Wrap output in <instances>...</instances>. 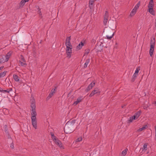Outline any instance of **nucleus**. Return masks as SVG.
<instances>
[{
  "mask_svg": "<svg viewBox=\"0 0 156 156\" xmlns=\"http://www.w3.org/2000/svg\"><path fill=\"white\" fill-rule=\"evenodd\" d=\"M35 103V100L34 98H33L32 101L31 102L30 105V106L32 108V110H31V111H32V112H31V114L32 116L31 118H33L34 117V118H36L37 113L35 109L36 106Z\"/></svg>",
  "mask_w": 156,
  "mask_h": 156,
  "instance_id": "obj_1",
  "label": "nucleus"
},
{
  "mask_svg": "<svg viewBox=\"0 0 156 156\" xmlns=\"http://www.w3.org/2000/svg\"><path fill=\"white\" fill-rule=\"evenodd\" d=\"M64 130L65 132V131L66 132V133H70L73 131V129H71L69 126L68 125L67 123L65 125L64 128Z\"/></svg>",
  "mask_w": 156,
  "mask_h": 156,
  "instance_id": "obj_2",
  "label": "nucleus"
},
{
  "mask_svg": "<svg viewBox=\"0 0 156 156\" xmlns=\"http://www.w3.org/2000/svg\"><path fill=\"white\" fill-rule=\"evenodd\" d=\"M29 0H22L19 3V6L16 7V9H19L20 8H23L25 4V3L28 2Z\"/></svg>",
  "mask_w": 156,
  "mask_h": 156,
  "instance_id": "obj_3",
  "label": "nucleus"
},
{
  "mask_svg": "<svg viewBox=\"0 0 156 156\" xmlns=\"http://www.w3.org/2000/svg\"><path fill=\"white\" fill-rule=\"evenodd\" d=\"M72 48L70 47H66V52L67 54V56L70 58L71 55L72 54Z\"/></svg>",
  "mask_w": 156,
  "mask_h": 156,
  "instance_id": "obj_4",
  "label": "nucleus"
},
{
  "mask_svg": "<svg viewBox=\"0 0 156 156\" xmlns=\"http://www.w3.org/2000/svg\"><path fill=\"white\" fill-rule=\"evenodd\" d=\"M100 93V91H99V90L98 88H95L90 94L89 96L90 97H91L94 95L95 94L98 93L99 94Z\"/></svg>",
  "mask_w": 156,
  "mask_h": 156,
  "instance_id": "obj_5",
  "label": "nucleus"
},
{
  "mask_svg": "<svg viewBox=\"0 0 156 156\" xmlns=\"http://www.w3.org/2000/svg\"><path fill=\"white\" fill-rule=\"evenodd\" d=\"M34 117L33 118H31V122L33 126L35 129L37 128V121L36 118H34Z\"/></svg>",
  "mask_w": 156,
  "mask_h": 156,
  "instance_id": "obj_6",
  "label": "nucleus"
},
{
  "mask_svg": "<svg viewBox=\"0 0 156 156\" xmlns=\"http://www.w3.org/2000/svg\"><path fill=\"white\" fill-rule=\"evenodd\" d=\"M108 34L111 35L110 36L107 35L106 37L107 39H110L113 37L114 35V33L113 32V30H109L108 33Z\"/></svg>",
  "mask_w": 156,
  "mask_h": 156,
  "instance_id": "obj_7",
  "label": "nucleus"
},
{
  "mask_svg": "<svg viewBox=\"0 0 156 156\" xmlns=\"http://www.w3.org/2000/svg\"><path fill=\"white\" fill-rule=\"evenodd\" d=\"M55 144L57 145L60 148L63 149V146L61 141L58 139L57 138L56 140H54Z\"/></svg>",
  "mask_w": 156,
  "mask_h": 156,
  "instance_id": "obj_8",
  "label": "nucleus"
},
{
  "mask_svg": "<svg viewBox=\"0 0 156 156\" xmlns=\"http://www.w3.org/2000/svg\"><path fill=\"white\" fill-rule=\"evenodd\" d=\"M84 99V98L83 96H80L78 98L76 101H75L74 103L75 105H77L78 103L81 102Z\"/></svg>",
  "mask_w": 156,
  "mask_h": 156,
  "instance_id": "obj_9",
  "label": "nucleus"
},
{
  "mask_svg": "<svg viewBox=\"0 0 156 156\" xmlns=\"http://www.w3.org/2000/svg\"><path fill=\"white\" fill-rule=\"evenodd\" d=\"M154 46L152 45H150V47L149 51V54L151 56H152L154 50Z\"/></svg>",
  "mask_w": 156,
  "mask_h": 156,
  "instance_id": "obj_10",
  "label": "nucleus"
},
{
  "mask_svg": "<svg viewBox=\"0 0 156 156\" xmlns=\"http://www.w3.org/2000/svg\"><path fill=\"white\" fill-rule=\"evenodd\" d=\"M154 6L153 0H150L148 5V9L152 8Z\"/></svg>",
  "mask_w": 156,
  "mask_h": 156,
  "instance_id": "obj_11",
  "label": "nucleus"
},
{
  "mask_svg": "<svg viewBox=\"0 0 156 156\" xmlns=\"http://www.w3.org/2000/svg\"><path fill=\"white\" fill-rule=\"evenodd\" d=\"M84 43L82 42H81L79 44L76 46V48L77 50L80 49L82 46H83Z\"/></svg>",
  "mask_w": 156,
  "mask_h": 156,
  "instance_id": "obj_12",
  "label": "nucleus"
},
{
  "mask_svg": "<svg viewBox=\"0 0 156 156\" xmlns=\"http://www.w3.org/2000/svg\"><path fill=\"white\" fill-rule=\"evenodd\" d=\"M12 53V52L11 51H9L7 53V54L5 56V57L6 58L5 60V61L7 62L10 56L11 55Z\"/></svg>",
  "mask_w": 156,
  "mask_h": 156,
  "instance_id": "obj_13",
  "label": "nucleus"
},
{
  "mask_svg": "<svg viewBox=\"0 0 156 156\" xmlns=\"http://www.w3.org/2000/svg\"><path fill=\"white\" fill-rule=\"evenodd\" d=\"M149 12L152 15L154 16L155 15L154 11L153 10V8L148 9Z\"/></svg>",
  "mask_w": 156,
  "mask_h": 156,
  "instance_id": "obj_14",
  "label": "nucleus"
},
{
  "mask_svg": "<svg viewBox=\"0 0 156 156\" xmlns=\"http://www.w3.org/2000/svg\"><path fill=\"white\" fill-rule=\"evenodd\" d=\"M56 89V87H55V88L54 89H52L51 90V92L49 94L50 96H51L52 97L53 95L55 93Z\"/></svg>",
  "mask_w": 156,
  "mask_h": 156,
  "instance_id": "obj_15",
  "label": "nucleus"
},
{
  "mask_svg": "<svg viewBox=\"0 0 156 156\" xmlns=\"http://www.w3.org/2000/svg\"><path fill=\"white\" fill-rule=\"evenodd\" d=\"M13 76L15 81L16 82H18L19 81V77L16 74H13Z\"/></svg>",
  "mask_w": 156,
  "mask_h": 156,
  "instance_id": "obj_16",
  "label": "nucleus"
},
{
  "mask_svg": "<svg viewBox=\"0 0 156 156\" xmlns=\"http://www.w3.org/2000/svg\"><path fill=\"white\" fill-rule=\"evenodd\" d=\"M90 62V59L89 58L87 59L86 60V62L84 65V68H86L87 67L88 64Z\"/></svg>",
  "mask_w": 156,
  "mask_h": 156,
  "instance_id": "obj_17",
  "label": "nucleus"
},
{
  "mask_svg": "<svg viewBox=\"0 0 156 156\" xmlns=\"http://www.w3.org/2000/svg\"><path fill=\"white\" fill-rule=\"evenodd\" d=\"M136 12V10H135V9H133L130 13V16H133L135 14Z\"/></svg>",
  "mask_w": 156,
  "mask_h": 156,
  "instance_id": "obj_18",
  "label": "nucleus"
},
{
  "mask_svg": "<svg viewBox=\"0 0 156 156\" xmlns=\"http://www.w3.org/2000/svg\"><path fill=\"white\" fill-rule=\"evenodd\" d=\"M137 75L134 74L133 75L132 79L131 80V81L132 82H133L134 81L135 79H136Z\"/></svg>",
  "mask_w": 156,
  "mask_h": 156,
  "instance_id": "obj_19",
  "label": "nucleus"
},
{
  "mask_svg": "<svg viewBox=\"0 0 156 156\" xmlns=\"http://www.w3.org/2000/svg\"><path fill=\"white\" fill-rule=\"evenodd\" d=\"M147 126L146 125H145L143 127L139 128L138 130H137V132H140V131H141L146 129Z\"/></svg>",
  "mask_w": 156,
  "mask_h": 156,
  "instance_id": "obj_20",
  "label": "nucleus"
},
{
  "mask_svg": "<svg viewBox=\"0 0 156 156\" xmlns=\"http://www.w3.org/2000/svg\"><path fill=\"white\" fill-rule=\"evenodd\" d=\"M140 2L139 1L137 4L134 7V9H135V10H137L139 8V6L140 5Z\"/></svg>",
  "mask_w": 156,
  "mask_h": 156,
  "instance_id": "obj_21",
  "label": "nucleus"
},
{
  "mask_svg": "<svg viewBox=\"0 0 156 156\" xmlns=\"http://www.w3.org/2000/svg\"><path fill=\"white\" fill-rule=\"evenodd\" d=\"M7 71H5L0 73V78L4 76L6 74Z\"/></svg>",
  "mask_w": 156,
  "mask_h": 156,
  "instance_id": "obj_22",
  "label": "nucleus"
},
{
  "mask_svg": "<svg viewBox=\"0 0 156 156\" xmlns=\"http://www.w3.org/2000/svg\"><path fill=\"white\" fill-rule=\"evenodd\" d=\"M94 1V0H90L89 4V7L90 9H92V6L91 5H93V3Z\"/></svg>",
  "mask_w": 156,
  "mask_h": 156,
  "instance_id": "obj_23",
  "label": "nucleus"
},
{
  "mask_svg": "<svg viewBox=\"0 0 156 156\" xmlns=\"http://www.w3.org/2000/svg\"><path fill=\"white\" fill-rule=\"evenodd\" d=\"M141 113V111L140 110L139 111L137 112H136L135 114V115H136V117H137V118H138L140 115Z\"/></svg>",
  "mask_w": 156,
  "mask_h": 156,
  "instance_id": "obj_24",
  "label": "nucleus"
},
{
  "mask_svg": "<svg viewBox=\"0 0 156 156\" xmlns=\"http://www.w3.org/2000/svg\"><path fill=\"white\" fill-rule=\"evenodd\" d=\"M12 90V88H9L7 90H2V92L3 93H5V92H7V93H9L10 91Z\"/></svg>",
  "mask_w": 156,
  "mask_h": 156,
  "instance_id": "obj_25",
  "label": "nucleus"
},
{
  "mask_svg": "<svg viewBox=\"0 0 156 156\" xmlns=\"http://www.w3.org/2000/svg\"><path fill=\"white\" fill-rule=\"evenodd\" d=\"M127 151L128 149L126 148L122 151V154L123 155V156H125L126 154Z\"/></svg>",
  "mask_w": 156,
  "mask_h": 156,
  "instance_id": "obj_26",
  "label": "nucleus"
},
{
  "mask_svg": "<svg viewBox=\"0 0 156 156\" xmlns=\"http://www.w3.org/2000/svg\"><path fill=\"white\" fill-rule=\"evenodd\" d=\"M95 85V83L94 82H91L89 85V86L90 87V88H92V87H94V86Z\"/></svg>",
  "mask_w": 156,
  "mask_h": 156,
  "instance_id": "obj_27",
  "label": "nucleus"
},
{
  "mask_svg": "<svg viewBox=\"0 0 156 156\" xmlns=\"http://www.w3.org/2000/svg\"><path fill=\"white\" fill-rule=\"evenodd\" d=\"M108 12L107 11H105L104 16V18H108Z\"/></svg>",
  "mask_w": 156,
  "mask_h": 156,
  "instance_id": "obj_28",
  "label": "nucleus"
},
{
  "mask_svg": "<svg viewBox=\"0 0 156 156\" xmlns=\"http://www.w3.org/2000/svg\"><path fill=\"white\" fill-rule=\"evenodd\" d=\"M19 63L22 66H25L26 65V64L25 62H23L21 61H19Z\"/></svg>",
  "mask_w": 156,
  "mask_h": 156,
  "instance_id": "obj_29",
  "label": "nucleus"
},
{
  "mask_svg": "<svg viewBox=\"0 0 156 156\" xmlns=\"http://www.w3.org/2000/svg\"><path fill=\"white\" fill-rule=\"evenodd\" d=\"M66 45V47H70L71 48H73V46L71 45V42H68V43H65Z\"/></svg>",
  "mask_w": 156,
  "mask_h": 156,
  "instance_id": "obj_30",
  "label": "nucleus"
},
{
  "mask_svg": "<svg viewBox=\"0 0 156 156\" xmlns=\"http://www.w3.org/2000/svg\"><path fill=\"white\" fill-rule=\"evenodd\" d=\"M37 13L39 15V17L41 18L42 19L43 17V16L42 15V14L41 13V10L40 11H37Z\"/></svg>",
  "mask_w": 156,
  "mask_h": 156,
  "instance_id": "obj_31",
  "label": "nucleus"
},
{
  "mask_svg": "<svg viewBox=\"0 0 156 156\" xmlns=\"http://www.w3.org/2000/svg\"><path fill=\"white\" fill-rule=\"evenodd\" d=\"M71 36L67 37L66 39V43H68L70 42V40H71Z\"/></svg>",
  "mask_w": 156,
  "mask_h": 156,
  "instance_id": "obj_32",
  "label": "nucleus"
},
{
  "mask_svg": "<svg viewBox=\"0 0 156 156\" xmlns=\"http://www.w3.org/2000/svg\"><path fill=\"white\" fill-rule=\"evenodd\" d=\"M20 61H23V62H26L25 59L23 56L22 55H20Z\"/></svg>",
  "mask_w": 156,
  "mask_h": 156,
  "instance_id": "obj_33",
  "label": "nucleus"
},
{
  "mask_svg": "<svg viewBox=\"0 0 156 156\" xmlns=\"http://www.w3.org/2000/svg\"><path fill=\"white\" fill-rule=\"evenodd\" d=\"M147 143L144 144L143 146V150H146L147 149Z\"/></svg>",
  "mask_w": 156,
  "mask_h": 156,
  "instance_id": "obj_34",
  "label": "nucleus"
},
{
  "mask_svg": "<svg viewBox=\"0 0 156 156\" xmlns=\"http://www.w3.org/2000/svg\"><path fill=\"white\" fill-rule=\"evenodd\" d=\"M82 140V137H80L78 138L75 141V142H79L81 141Z\"/></svg>",
  "mask_w": 156,
  "mask_h": 156,
  "instance_id": "obj_35",
  "label": "nucleus"
},
{
  "mask_svg": "<svg viewBox=\"0 0 156 156\" xmlns=\"http://www.w3.org/2000/svg\"><path fill=\"white\" fill-rule=\"evenodd\" d=\"M150 44H151V45H152L154 46L155 40H154V39L153 40H152V39L151 40Z\"/></svg>",
  "mask_w": 156,
  "mask_h": 156,
  "instance_id": "obj_36",
  "label": "nucleus"
},
{
  "mask_svg": "<svg viewBox=\"0 0 156 156\" xmlns=\"http://www.w3.org/2000/svg\"><path fill=\"white\" fill-rule=\"evenodd\" d=\"M4 129L5 132H6L8 131V128L7 125H5L4 126Z\"/></svg>",
  "mask_w": 156,
  "mask_h": 156,
  "instance_id": "obj_37",
  "label": "nucleus"
},
{
  "mask_svg": "<svg viewBox=\"0 0 156 156\" xmlns=\"http://www.w3.org/2000/svg\"><path fill=\"white\" fill-rule=\"evenodd\" d=\"M140 70V69L139 68H136V70H135V73L134 74L137 75L139 73V71Z\"/></svg>",
  "mask_w": 156,
  "mask_h": 156,
  "instance_id": "obj_38",
  "label": "nucleus"
},
{
  "mask_svg": "<svg viewBox=\"0 0 156 156\" xmlns=\"http://www.w3.org/2000/svg\"><path fill=\"white\" fill-rule=\"evenodd\" d=\"M108 20V18H104V24L105 25H106L107 22Z\"/></svg>",
  "mask_w": 156,
  "mask_h": 156,
  "instance_id": "obj_39",
  "label": "nucleus"
},
{
  "mask_svg": "<svg viewBox=\"0 0 156 156\" xmlns=\"http://www.w3.org/2000/svg\"><path fill=\"white\" fill-rule=\"evenodd\" d=\"M132 118L133 117H130L129 119L128 120V123H130L132 122L133 120Z\"/></svg>",
  "mask_w": 156,
  "mask_h": 156,
  "instance_id": "obj_40",
  "label": "nucleus"
},
{
  "mask_svg": "<svg viewBox=\"0 0 156 156\" xmlns=\"http://www.w3.org/2000/svg\"><path fill=\"white\" fill-rule=\"evenodd\" d=\"M91 89V88H90V87L88 86L87 89L85 90V91L86 92H87L89 91Z\"/></svg>",
  "mask_w": 156,
  "mask_h": 156,
  "instance_id": "obj_41",
  "label": "nucleus"
},
{
  "mask_svg": "<svg viewBox=\"0 0 156 156\" xmlns=\"http://www.w3.org/2000/svg\"><path fill=\"white\" fill-rule=\"evenodd\" d=\"M51 137L53 140H56V139L57 138L56 136L54 135L51 136Z\"/></svg>",
  "mask_w": 156,
  "mask_h": 156,
  "instance_id": "obj_42",
  "label": "nucleus"
},
{
  "mask_svg": "<svg viewBox=\"0 0 156 156\" xmlns=\"http://www.w3.org/2000/svg\"><path fill=\"white\" fill-rule=\"evenodd\" d=\"M76 121V120H73L69 122L71 124L73 125L75 122Z\"/></svg>",
  "mask_w": 156,
  "mask_h": 156,
  "instance_id": "obj_43",
  "label": "nucleus"
},
{
  "mask_svg": "<svg viewBox=\"0 0 156 156\" xmlns=\"http://www.w3.org/2000/svg\"><path fill=\"white\" fill-rule=\"evenodd\" d=\"M2 58H3L2 56H0V64L3 62V60H2Z\"/></svg>",
  "mask_w": 156,
  "mask_h": 156,
  "instance_id": "obj_44",
  "label": "nucleus"
},
{
  "mask_svg": "<svg viewBox=\"0 0 156 156\" xmlns=\"http://www.w3.org/2000/svg\"><path fill=\"white\" fill-rule=\"evenodd\" d=\"M90 51V50L89 49L86 50L85 54L87 55L88 54Z\"/></svg>",
  "mask_w": 156,
  "mask_h": 156,
  "instance_id": "obj_45",
  "label": "nucleus"
},
{
  "mask_svg": "<svg viewBox=\"0 0 156 156\" xmlns=\"http://www.w3.org/2000/svg\"><path fill=\"white\" fill-rule=\"evenodd\" d=\"M10 147L11 148H12V149H13L14 148V144L13 142H12L10 145Z\"/></svg>",
  "mask_w": 156,
  "mask_h": 156,
  "instance_id": "obj_46",
  "label": "nucleus"
},
{
  "mask_svg": "<svg viewBox=\"0 0 156 156\" xmlns=\"http://www.w3.org/2000/svg\"><path fill=\"white\" fill-rule=\"evenodd\" d=\"M131 117H133L132 118L133 120L136 119H137V117H136L135 115H134L131 116Z\"/></svg>",
  "mask_w": 156,
  "mask_h": 156,
  "instance_id": "obj_47",
  "label": "nucleus"
},
{
  "mask_svg": "<svg viewBox=\"0 0 156 156\" xmlns=\"http://www.w3.org/2000/svg\"><path fill=\"white\" fill-rule=\"evenodd\" d=\"M36 8L37 9V11H40L41 10V9L39 8L38 6H36Z\"/></svg>",
  "mask_w": 156,
  "mask_h": 156,
  "instance_id": "obj_48",
  "label": "nucleus"
},
{
  "mask_svg": "<svg viewBox=\"0 0 156 156\" xmlns=\"http://www.w3.org/2000/svg\"><path fill=\"white\" fill-rule=\"evenodd\" d=\"M52 97L51 96H50L49 95L46 98V100H48L50 98H51Z\"/></svg>",
  "mask_w": 156,
  "mask_h": 156,
  "instance_id": "obj_49",
  "label": "nucleus"
},
{
  "mask_svg": "<svg viewBox=\"0 0 156 156\" xmlns=\"http://www.w3.org/2000/svg\"><path fill=\"white\" fill-rule=\"evenodd\" d=\"M118 47V44H117V42H116L115 43V44L114 46V48H117Z\"/></svg>",
  "mask_w": 156,
  "mask_h": 156,
  "instance_id": "obj_50",
  "label": "nucleus"
},
{
  "mask_svg": "<svg viewBox=\"0 0 156 156\" xmlns=\"http://www.w3.org/2000/svg\"><path fill=\"white\" fill-rule=\"evenodd\" d=\"M154 128L155 129V140H156V125L154 127Z\"/></svg>",
  "mask_w": 156,
  "mask_h": 156,
  "instance_id": "obj_51",
  "label": "nucleus"
},
{
  "mask_svg": "<svg viewBox=\"0 0 156 156\" xmlns=\"http://www.w3.org/2000/svg\"><path fill=\"white\" fill-rule=\"evenodd\" d=\"M5 133V135L6 136L7 135H9V134L8 131L7 132H6Z\"/></svg>",
  "mask_w": 156,
  "mask_h": 156,
  "instance_id": "obj_52",
  "label": "nucleus"
},
{
  "mask_svg": "<svg viewBox=\"0 0 156 156\" xmlns=\"http://www.w3.org/2000/svg\"><path fill=\"white\" fill-rule=\"evenodd\" d=\"M5 133V135L6 136L7 135H9V134L8 131L7 132H6Z\"/></svg>",
  "mask_w": 156,
  "mask_h": 156,
  "instance_id": "obj_53",
  "label": "nucleus"
},
{
  "mask_svg": "<svg viewBox=\"0 0 156 156\" xmlns=\"http://www.w3.org/2000/svg\"><path fill=\"white\" fill-rule=\"evenodd\" d=\"M6 137H7L8 139L11 138V136L10 134L8 135Z\"/></svg>",
  "mask_w": 156,
  "mask_h": 156,
  "instance_id": "obj_54",
  "label": "nucleus"
},
{
  "mask_svg": "<svg viewBox=\"0 0 156 156\" xmlns=\"http://www.w3.org/2000/svg\"><path fill=\"white\" fill-rule=\"evenodd\" d=\"M50 135L51 136H53L54 135V134L52 132H50Z\"/></svg>",
  "mask_w": 156,
  "mask_h": 156,
  "instance_id": "obj_55",
  "label": "nucleus"
},
{
  "mask_svg": "<svg viewBox=\"0 0 156 156\" xmlns=\"http://www.w3.org/2000/svg\"><path fill=\"white\" fill-rule=\"evenodd\" d=\"M4 67L3 66H2L0 67V70H2L3 68Z\"/></svg>",
  "mask_w": 156,
  "mask_h": 156,
  "instance_id": "obj_56",
  "label": "nucleus"
},
{
  "mask_svg": "<svg viewBox=\"0 0 156 156\" xmlns=\"http://www.w3.org/2000/svg\"><path fill=\"white\" fill-rule=\"evenodd\" d=\"M2 88H0V91L1 92H2Z\"/></svg>",
  "mask_w": 156,
  "mask_h": 156,
  "instance_id": "obj_57",
  "label": "nucleus"
},
{
  "mask_svg": "<svg viewBox=\"0 0 156 156\" xmlns=\"http://www.w3.org/2000/svg\"><path fill=\"white\" fill-rule=\"evenodd\" d=\"M153 104H154L155 106H156V101H155Z\"/></svg>",
  "mask_w": 156,
  "mask_h": 156,
  "instance_id": "obj_58",
  "label": "nucleus"
},
{
  "mask_svg": "<svg viewBox=\"0 0 156 156\" xmlns=\"http://www.w3.org/2000/svg\"><path fill=\"white\" fill-rule=\"evenodd\" d=\"M122 107L123 108V106H122Z\"/></svg>",
  "mask_w": 156,
  "mask_h": 156,
  "instance_id": "obj_59",
  "label": "nucleus"
}]
</instances>
